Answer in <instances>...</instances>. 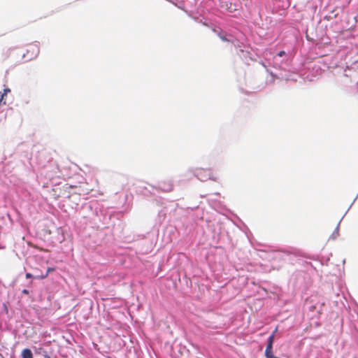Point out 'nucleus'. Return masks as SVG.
Returning <instances> with one entry per match:
<instances>
[{
  "label": "nucleus",
  "instance_id": "20e7f679",
  "mask_svg": "<svg viewBox=\"0 0 358 358\" xmlns=\"http://www.w3.org/2000/svg\"><path fill=\"white\" fill-rule=\"evenodd\" d=\"M205 170L203 169H198L196 170V176L198 177L199 180H203L200 176L202 172H204Z\"/></svg>",
  "mask_w": 358,
  "mask_h": 358
},
{
  "label": "nucleus",
  "instance_id": "ddd939ff",
  "mask_svg": "<svg viewBox=\"0 0 358 358\" xmlns=\"http://www.w3.org/2000/svg\"><path fill=\"white\" fill-rule=\"evenodd\" d=\"M221 38H222V41H228V40H227L225 37H224V36L221 37Z\"/></svg>",
  "mask_w": 358,
  "mask_h": 358
},
{
  "label": "nucleus",
  "instance_id": "f8f14e48",
  "mask_svg": "<svg viewBox=\"0 0 358 358\" xmlns=\"http://www.w3.org/2000/svg\"><path fill=\"white\" fill-rule=\"evenodd\" d=\"M22 293H23V294H29V291H28L27 289H23V290H22Z\"/></svg>",
  "mask_w": 358,
  "mask_h": 358
},
{
  "label": "nucleus",
  "instance_id": "0eeeda50",
  "mask_svg": "<svg viewBox=\"0 0 358 358\" xmlns=\"http://www.w3.org/2000/svg\"><path fill=\"white\" fill-rule=\"evenodd\" d=\"M2 104H3V105H5V104H6V101H4V96H3V95H1V96H0V106H1Z\"/></svg>",
  "mask_w": 358,
  "mask_h": 358
},
{
  "label": "nucleus",
  "instance_id": "39448f33",
  "mask_svg": "<svg viewBox=\"0 0 358 358\" xmlns=\"http://www.w3.org/2000/svg\"><path fill=\"white\" fill-rule=\"evenodd\" d=\"M10 92V90L9 88H5L3 90V92L1 94V95H3V96L5 97L8 94V93Z\"/></svg>",
  "mask_w": 358,
  "mask_h": 358
},
{
  "label": "nucleus",
  "instance_id": "1a4fd4ad",
  "mask_svg": "<svg viewBox=\"0 0 358 358\" xmlns=\"http://www.w3.org/2000/svg\"><path fill=\"white\" fill-rule=\"evenodd\" d=\"M45 176H46V177H48V178H50V179H52V178L55 177V176H54V175H52V174H49V173H45Z\"/></svg>",
  "mask_w": 358,
  "mask_h": 358
},
{
  "label": "nucleus",
  "instance_id": "9d476101",
  "mask_svg": "<svg viewBox=\"0 0 358 358\" xmlns=\"http://www.w3.org/2000/svg\"><path fill=\"white\" fill-rule=\"evenodd\" d=\"M284 55H285V51H280V52H279L278 53V56H279V57H282Z\"/></svg>",
  "mask_w": 358,
  "mask_h": 358
},
{
  "label": "nucleus",
  "instance_id": "9b49d317",
  "mask_svg": "<svg viewBox=\"0 0 358 358\" xmlns=\"http://www.w3.org/2000/svg\"><path fill=\"white\" fill-rule=\"evenodd\" d=\"M26 278H32V275L31 273H27L26 274Z\"/></svg>",
  "mask_w": 358,
  "mask_h": 358
},
{
  "label": "nucleus",
  "instance_id": "6e6552de",
  "mask_svg": "<svg viewBox=\"0 0 358 358\" xmlns=\"http://www.w3.org/2000/svg\"><path fill=\"white\" fill-rule=\"evenodd\" d=\"M278 331V327H275V329H274V331H273V333L271 334V335L270 336H272L273 337V343L274 342V339H275V334H276V332Z\"/></svg>",
  "mask_w": 358,
  "mask_h": 358
},
{
  "label": "nucleus",
  "instance_id": "423d86ee",
  "mask_svg": "<svg viewBox=\"0 0 358 358\" xmlns=\"http://www.w3.org/2000/svg\"><path fill=\"white\" fill-rule=\"evenodd\" d=\"M53 270H54V269H53V268H48V271H47L46 273H45V275H42V276H41V278H46V277L48 276V273H49L50 271H53Z\"/></svg>",
  "mask_w": 358,
  "mask_h": 358
},
{
  "label": "nucleus",
  "instance_id": "7ed1b4c3",
  "mask_svg": "<svg viewBox=\"0 0 358 358\" xmlns=\"http://www.w3.org/2000/svg\"><path fill=\"white\" fill-rule=\"evenodd\" d=\"M22 358H33V355L31 350L26 348L22 352Z\"/></svg>",
  "mask_w": 358,
  "mask_h": 358
},
{
  "label": "nucleus",
  "instance_id": "f257e3e1",
  "mask_svg": "<svg viewBox=\"0 0 358 358\" xmlns=\"http://www.w3.org/2000/svg\"><path fill=\"white\" fill-rule=\"evenodd\" d=\"M159 189L164 192H170L173 189V184L169 179H165L159 182Z\"/></svg>",
  "mask_w": 358,
  "mask_h": 358
},
{
  "label": "nucleus",
  "instance_id": "f03ea898",
  "mask_svg": "<svg viewBox=\"0 0 358 358\" xmlns=\"http://www.w3.org/2000/svg\"><path fill=\"white\" fill-rule=\"evenodd\" d=\"M29 51L31 52V57H36V56H37V55L39 52V48L36 44H30V45H28L27 53Z\"/></svg>",
  "mask_w": 358,
  "mask_h": 358
}]
</instances>
